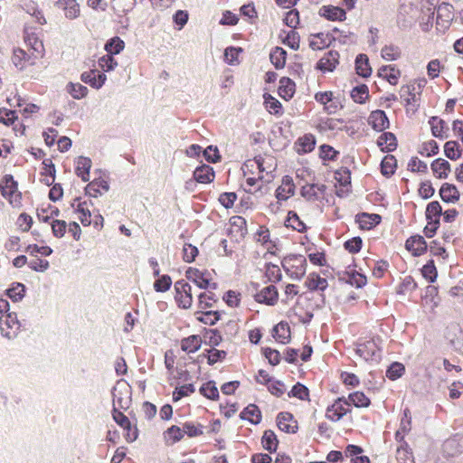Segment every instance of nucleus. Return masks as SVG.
<instances>
[{
    "instance_id": "1",
    "label": "nucleus",
    "mask_w": 463,
    "mask_h": 463,
    "mask_svg": "<svg viewBox=\"0 0 463 463\" xmlns=\"http://www.w3.org/2000/svg\"><path fill=\"white\" fill-rule=\"evenodd\" d=\"M282 268L286 273L296 280H300L307 271V260L301 254H290L281 261Z\"/></svg>"
},
{
    "instance_id": "2",
    "label": "nucleus",
    "mask_w": 463,
    "mask_h": 463,
    "mask_svg": "<svg viewBox=\"0 0 463 463\" xmlns=\"http://www.w3.org/2000/svg\"><path fill=\"white\" fill-rule=\"evenodd\" d=\"M22 327L15 312H9L0 317V332L3 337L14 339Z\"/></svg>"
},
{
    "instance_id": "3",
    "label": "nucleus",
    "mask_w": 463,
    "mask_h": 463,
    "mask_svg": "<svg viewBox=\"0 0 463 463\" xmlns=\"http://www.w3.org/2000/svg\"><path fill=\"white\" fill-rule=\"evenodd\" d=\"M175 300L178 307L188 309L192 307L193 295L192 287L184 279H179L175 283Z\"/></svg>"
},
{
    "instance_id": "4",
    "label": "nucleus",
    "mask_w": 463,
    "mask_h": 463,
    "mask_svg": "<svg viewBox=\"0 0 463 463\" xmlns=\"http://www.w3.org/2000/svg\"><path fill=\"white\" fill-rule=\"evenodd\" d=\"M355 354L366 362L377 361L381 357V350L374 339L357 342L355 345Z\"/></svg>"
},
{
    "instance_id": "5",
    "label": "nucleus",
    "mask_w": 463,
    "mask_h": 463,
    "mask_svg": "<svg viewBox=\"0 0 463 463\" xmlns=\"http://www.w3.org/2000/svg\"><path fill=\"white\" fill-rule=\"evenodd\" d=\"M113 408L128 410L131 402V388L128 385L114 387L112 390Z\"/></svg>"
},
{
    "instance_id": "6",
    "label": "nucleus",
    "mask_w": 463,
    "mask_h": 463,
    "mask_svg": "<svg viewBox=\"0 0 463 463\" xmlns=\"http://www.w3.org/2000/svg\"><path fill=\"white\" fill-rule=\"evenodd\" d=\"M350 402L345 398H337L335 402L327 407L326 418L332 421H338L349 411Z\"/></svg>"
},
{
    "instance_id": "7",
    "label": "nucleus",
    "mask_w": 463,
    "mask_h": 463,
    "mask_svg": "<svg viewBox=\"0 0 463 463\" xmlns=\"http://www.w3.org/2000/svg\"><path fill=\"white\" fill-rule=\"evenodd\" d=\"M339 63V53L336 51H329L317 61L316 69L323 72H332Z\"/></svg>"
},
{
    "instance_id": "8",
    "label": "nucleus",
    "mask_w": 463,
    "mask_h": 463,
    "mask_svg": "<svg viewBox=\"0 0 463 463\" xmlns=\"http://www.w3.org/2000/svg\"><path fill=\"white\" fill-rule=\"evenodd\" d=\"M368 123L372 128L377 132L384 131L390 127L389 118L386 113L381 109H376L371 112Z\"/></svg>"
},
{
    "instance_id": "9",
    "label": "nucleus",
    "mask_w": 463,
    "mask_h": 463,
    "mask_svg": "<svg viewBox=\"0 0 463 463\" xmlns=\"http://www.w3.org/2000/svg\"><path fill=\"white\" fill-rule=\"evenodd\" d=\"M80 80L84 83L89 84L91 88L99 90L105 84L107 76L98 70H90L89 71L82 72Z\"/></svg>"
},
{
    "instance_id": "10",
    "label": "nucleus",
    "mask_w": 463,
    "mask_h": 463,
    "mask_svg": "<svg viewBox=\"0 0 463 463\" xmlns=\"http://www.w3.org/2000/svg\"><path fill=\"white\" fill-rule=\"evenodd\" d=\"M278 428L286 433H296L298 430V423L294 420V417L290 412L282 411L277 416Z\"/></svg>"
},
{
    "instance_id": "11",
    "label": "nucleus",
    "mask_w": 463,
    "mask_h": 463,
    "mask_svg": "<svg viewBox=\"0 0 463 463\" xmlns=\"http://www.w3.org/2000/svg\"><path fill=\"white\" fill-rule=\"evenodd\" d=\"M279 298L277 288L273 285L263 288L255 295V300L268 306H274Z\"/></svg>"
},
{
    "instance_id": "12",
    "label": "nucleus",
    "mask_w": 463,
    "mask_h": 463,
    "mask_svg": "<svg viewBox=\"0 0 463 463\" xmlns=\"http://www.w3.org/2000/svg\"><path fill=\"white\" fill-rule=\"evenodd\" d=\"M207 272H203L197 269L189 268L185 271V277L188 280L195 284L199 288L207 289L210 285V279L206 276Z\"/></svg>"
},
{
    "instance_id": "13",
    "label": "nucleus",
    "mask_w": 463,
    "mask_h": 463,
    "mask_svg": "<svg viewBox=\"0 0 463 463\" xmlns=\"http://www.w3.org/2000/svg\"><path fill=\"white\" fill-rule=\"evenodd\" d=\"M405 248L412 252L413 256H420L427 250V242L420 235H413L405 241Z\"/></svg>"
},
{
    "instance_id": "14",
    "label": "nucleus",
    "mask_w": 463,
    "mask_h": 463,
    "mask_svg": "<svg viewBox=\"0 0 463 463\" xmlns=\"http://www.w3.org/2000/svg\"><path fill=\"white\" fill-rule=\"evenodd\" d=\"M109 190V183L102 178H95L93 181L90 182L85 187V194L90 197L97 198L102 194L103 192H108Z\"/></svg>"
},
{
    "instance_id": "15",
    "label": "nucleus",
    "mask_w": 463,
    "mask_h": 463,
    "mask_svg": "<svg viewBox=\"0 0 463 463\" xmlns=\"http://www.w3.org/2000/svg\"><path fill=\"white\" fill-rule=\"evenodd\" d=\"M295 194V184L292 177L285 175L282 178V184L276 190V197L279 201H286L289 196Z\"/></svg>"
},
{
    "instance_id": "16",
    "label": "nucleus",
    "mask_w": 463,
    "mask_h": 463,
    "mask_svg": "<svg viewBox=\"0 0 463 463\" xmlns=\"http://www.w3.org/2000/svg\"><path fill=\"white\" fill-rule=\"evenodd\" d=\"M356 222L363 230H371L378 225L382 217L376 213H361L355 216Z\"/></svg>"
},
{
    "instance_id": "17",
    "label": "nucleus",
    "mask_w": 463,
    "mask_h": 463,
    "mask_svg": "<svg viewBox=\"0 0 463 463\" xmlns=\"http://www.w3.org/2000/svg\"><path fill=\"white\" fill-rule=\"evenodd\" d=\"M319 14L329 21H344L346 18L345 11L334 5H323L319 10Z\"/></svg>"
},
{
    "instance_id": "18",
    "label": "nucleus",
    "mask_w": 463,
    "mask_h": 463,
    "mask_svg": "<svg viewBox=\"0 0 463 463\" xmlns=\"http://www.w3.org/2000/svg\"><path fill=\"white\" fill-rule=\"evenodd\" d=\"M240 418L253 425H258L260 423L262 416L260 408L256 404L250 403L241 411Z\"/></svg>"
},
{
    "instance_id": "19",
    "label": "nucleus",
    "mask_w": 463,
    "mask_h": 463,
    "mask_svg": "<svg viewBox=\"0 0 463 463\" xmlns=\"http://www.w3.org/2000/svg\"><path fill=\"white\" fill-rule=\"evenodd\" d=\"M213 168L208 165L197 166L194 171V178L201 184H210L214 179Z\"/></svg>"
},
{
    "instance_id": "20",
    "label": "nucleus",
    "mask_w": 463,
    "mask_h": 463,
    "mask_svg": "<svg viewBox=\"0 0 463 463\" xmlns=\"http://www.w3.org/2000/svg\"><path fill=\"white\" fill-rule=\"evenodd\" d=\"M91 168V160L86 156H79L76 159L75 174L83 181L90 179V170Z\"/></svg>"
},
{
    "instance_id": "21",
    "label": "nucleus",
    "mask_w": 463,
    "mask_h": 463,
    "mask_svg": "<svg viewBox=\"0 0 463 463\" xmlns=\"http://www.w3.org/2000/svg\"><path fill=\"white\" fill-rule=\"evenodd\" d=\"M377 145L383 152H392L397 147L396 137L392 132H383L378 137Z\"/></svg>"
},
{
    "instance_id": "22",
    "label": "nucleus",
    "mask_w": 463,
    "mask_h": 463,
    "mask_svg": "<svg viewBox=\"0 0 463 463\" xmlns=\"http://www.w3.org/2000/svg\"><path fill=\"white\" fill-rule=\"evenodd\" d=\"M272 336L280 344H287L290 340V328L287 322L281 321L272 329Z\"/></svg>"
},
{
    "instance_id": "23",
    "label": "nucleus",
    "mask_w": 463,
    "mask_h": 463,
    "mask_svg": "<svg viewBox=\"0 0 463 463\" xmlns=\"http://www.w3.org/2000/svg\"><path fill=\"white\" fill-rule=\"evenodd\" d=\"M2 195L5 198H9L10 203H13V196H20L17 194V183L14 180V177L10 175H6L4 177V184L0 185Z\"/></svg>"
},
{
    "instance_id": "24",
    "label": "nucleus",
    "mask_w": 463,
    "mask_h": 463,
    "mask_svg": "<svg viewBox=\"0 0 463 463\" xmlns=\"http://www.w3.org/2000/svg\"><path fill=\"white\" fill-rule=\"evenodd\" d=\"M295 89L296 84L291 79L288 77H282L279 80L278 93L285 100H289L293 97Z\"/></svg>"
},
{
    "instance_id": "25",
    "label": "nucleus",
    "mask_w": 463,
    "mask_h": 463,
    "mask_svg": "<svg viewBox=\"0 0 463 463\" xmlns=\"http://www.w3.org/2000/svg\"><path fill=\"white\" fill-rule=\"evenodd\" d=\"M430 167L434 175L439 179L447 178L450 172V164L443 158L435 159L431 163Z\"/></svg>"
},
{
    "instance_id": "26",
    "label": "nucleus",
    "mask_w": 463,
    "mask_h": 463,
    "mask_svg": "<svg viewBox=\"0 0 463 463\" xmlns=\"http://www.w3.org/2000/svg\"><path fill=\"white\" fill-rule=\"evenodd\" d=\"M439 195L445 203H455L459 199V192L454 184L445 183L439 189Z\"/></svg>"
},
{
    "instance_id": "27",
    "label": "nucleus",
    "mask_w": 463,
    "mask_h": 463,
    "mask_svg": "<svg viewBox=\"0 0 463 463\" xmlns=\"http://www.w3.org/2000/svg\"><path fill=\"white\" fill-rule=\"evenodd\" d=\"M355 71L356 73L363 78H367L372 74V68L366 54L360 53L356 56Z\"/></svg>"
},
{
    "instance_id": "28",
    "label": "nucleus",
    "mask_w": 463,
    "mask_h": 463,
    "mask_svg": "<svg viewBox=\"0 0 463 463\" xmlns=\"http://www.w3.org/2000/svg\"><path fill=\"white\" fill-rule=\"evenodd\" d=\"M87 202H80V198L77 197L73 200L71 207L76 208V212L80 213V221L84 226H89L91 223V213L90 211L86 207Z\"/></svg>"
},
{
    "instance_id": "29",
    "label": "nucleus",
    "mask_w": 463,
    "mask_h": 463,
    "mask_svg": "<svg viewBox=\"0 0 463 463\" xmlns=\"http://www.w3.org/2000/svg\"><path fill=\"white\" fill-rule=\"evenodd\" d=\"M286 59L287 52L281 47H275L269 53V60L277 70L285 67Z\"/></svg>"
},
{
    "instance_id": "30",
    "label": "nucleus",
    "mask_w": 463,
    "mask_h": 463,
    "mask_svg": "<svg viewBox=\"0 0 463 463\" xmlns=\"http://www.w3.org/2000/svg\"><path fill=\"white\" fill-rule=\"evenodd\" d=\"M397 167V160L394 156L387 155L381 162V173L385 177H391Z\"/></svg>"
},
{
    "instance_id": "31",
    "label": "nucleus",
    "mask_w": 463,
    "mask_h": 463,
    "mask_svg": "<svg viewBox=\"0 0 463 463\" xmlns=\"http://www.w3.org/2000/svg\"><path fill=\"white\" fill-rule=\"evenodd\" d=\"M261 444L264 449L268 450L269 453H273L277 450L279 440L273 430H267L264 431L261 439Z\"/></svg>"
},
{
    "instance_id": "32",
    "label": "nucleus",
    "mask_w": 463,
    "mask_h": 463,
    "mask_svg": "<svg viewBox=\"0 0 463 463\" xmlns=\"http://www.w3.org/2000/svg\"><path fill=\"white\" fill-rule=\"evenodd\" d=\"M125 48L124 41L118 37L114 36L107 41L105 43L104 49L107 52V54L109 55H117L120 53Z\"/></svg>"
},
{
    "instance_id": "33",
    "label": "nucleus",
    "mask_w": 463,
    "mask_h": 463,
    "mask_svg": "<svg viewBox=\"0 0 463 463\" xmlns=\"http://www.w3.org/2000/svg\"><path fill=\"white\" fill-rule=\"evenodd\" d=\"M202 339L199 335H193L184 338L181 342V348L186 353H194L200 349Z\"/></svg>"
},
{
    "instance_id": "34",
    "label": "nucleus",
    "mask_w": 463,
    "mask_h": 463,
    "mask_svg": "<svg viewBox=\"0 0 463 463\" xmlns=\"http://www.w3.org/2000/svg\"><path fill=\"white\" fill-rule=\"evenodd\" d=\"M298 145L299 146L298 148V154L309 153L315 148L316 138L312 134H306L298 138Z\"/></svg>"
},
{
    "instance_id": "35",
    "label": "nucleus",
    "mask_w": 463,
    "mask_h": 463,
    "mask_svg": "<svg viewBox=\"0 0 463 463\" xmlns=\"http://www.w3.org/2000/svg\"><path fill=\"white\" fill-rule=\"evenodd\" d=\"M390 71L384 76V79L392 85H396L401 76V71L395 65H383L378 70V76H383V71Z\"/></svg>"
},
{
    "instance_id": "36",
    "label": "nucleus",
    "mask_w": 463,
    "mask_h": 463,
    "mask_svg": "<svg viewBox=\"0 0 463 463\" xmlns=\"http://www.w3.org/2000/svg\"><path fill=\"white\" fill-rule=\"evenodd\" d=\"M63 6L65 16L69 19H75L80 14V5L76 0H60L58 2Z\"/></svg>"
},
{
    "instance_id": "37",
    "label": "nucleus",
    "mask_w": 463,
    "mask_h": 463,
    "mask_svg": "<svg viewBox=\"0 0 463 463\" xmlns=\"http://www.w3.org/2000/svg\"><path fill=\"white\" fill-rule=\"evenodd\" d=\"M287 227H291L293 230L303 232L307 230L306 224L299 219L298 213L294 211H289L287 220L285 221Z\"/></svg>"
},
{
    "instance_id": "38",
    "label": "nucleus",
    "mask_w": 463,
    "mask_h": 463,
    "mask_svg": "<svg viewBox=\"0 0 463 463\" xmlns=\"http://www.w3.org/2000/svg\"><path fill=\"white\" fill-rule=\"evenodd\" d=\"M5 292L14 302H18L24 297L25 286L20 282H14Z\"/></svg>"
},
{
    "instance_id": "39",
    "label": "nucleus",
    "mask_w": 463,
    "mask_h": 463,
    "mask_svg": "<svg viewBox=\"0 0 463 463\" xmlns=\"http://www.w3.org/2000/svg\"><path fill=\"white\" fill-rule=\"evenodd\" d=\"M429 124L431 128V133L435 137L440 139L447 137V136L443 135L444 128H448L446 122L443 119L439 118L438 117H431L429 120Z\"/></svg>"
},
{
    "instance_id": "40",
    "label": "nucleus",
    "mask_w": 463,
    "mask_h": 463,
    "mask_svg": "<svg viewBox=\"0 0 463 463\" xmlns=\"http://www.w3.org/2000/svg\"><path fill=\"white\" fill-rule=\"evenodd\" d=\"M60 213V210L51 204L46 208L37 209V218L43 222H49L52 218L58 217Z\"/></svg>"
},
{
    "instance_id": "41",
    "label": "nucleus",
    "mask_w": 463,
    "mask_h": 463,
    "mask_svg": "<svg viewBox=\"0 0 463 463\" xmlns=\"http://www.w3.org/2000/svg\"><path fill=\"white\" fill-rule=\"evenodd\" d=\"M67 92L75 99H80L88 95L89 90L80 83L69 82L66 86Z\"/></svg>"
},
{
    "instance_id": "42",
    "label": "nucleus",
    "mask_w": 463,
    "mask_h": 463,
    "mask_svg": "<svg viewBox=\"0 0 463 463\" xmlns=\"http://www.w3.org/2000/svg\"><path fill=\"white\" fill-rule=\"evenodd\" d=\"M442 214V207L438 201L430 202L427 207L425 212V216L427 221H439V218Z\"/></svg>"
},
{
    "instance_id": "43",
    "label": "nucleus",
    "mask_w": 463,
    "mask_h": 463,
    "mask_svg": "<svg viewBox=\"0 0 463 463\" xmlns=\"http://www.w3.org/2000/svg\"><path fill=\"white\" fill-rule=\"evenodd\" d=\"M264 104L269 113L276 116L282 115L283 111L281 103L271 95H264Z\"/></svg>"
},
{
    "instance_id": "44",
    "label": "nucleus",
    "mask_w": 463,
    "mask_h": 463,
    "mask_svg": "<svg viewBox=\"0 0 463 463\" xmlns=\"http://www.w3.org/2000/svg\"><path fill=\"white\" fill-rule=\"evenodd\" d=\"M196 315H200L196 317L198 321L209 326L215 325L221 318V313L219 311H200L197 312Z\"/></svg>"
},
{
    "instance_id": "45",
    "label": "nucleus",
    "mask_w": 463,
    "mask_h": 463,
    "mask_svg": "<svg viewBox=\"0 0 463 463\" xmlns=\"http://www.w3.org/2000/svg\"><path fill=\"white\" fill-rule=\"evenodd\" d=\"M200 393L212 401L219 399V391L214 381H209L200 387Z\"/></svg>"
},
{
    "instance_id": "46",
    "label": "nucleus",
    "mask_w": 463,
    "mask_h": 463,
    "mask_svg": "<svg viewBox=\"0 0 463 463\" xmlns=\"http://www.w3.org/2000/svg\"><path fill=\"white\" fill-rule=\"evenodd\" d=\"M350 404L360 408V407H368L371 403L370 399L362 392H354L349 394L348 399H346Z\"/></svg>"
},
{
    "instance_id": "47",
    "label": "nucleus",
    "mask_w": 463,
    "mask_h": 463,
    "mask_svg": "<svg viewBox=\"0 0 463 463\" xmlns=\"http://www.w3.org/2000/svg\"><path fill=\"white\" fill-rule=\"evenodd\" d=\"M351 97L356 103H364L369 97L368 87L364 84L354 87L351 91Z\"/></svg>"
},
{
    "instance_id": "48",
    "label": "nucleus",
    "mask_w": 463,
    "mask_h": 463,
    "mask_svg": "<svg viewBox=\"0 0 463 463\" xmlns=\"http://www.w3.org/2000/svg\"><path fill=\"white\" fill-rule=\"evenodd\" d=\"M462 150L457 141H448L444 145L445 156L450 160H457L461 156Z\"/></svg>"
},
{
    "instance_id": "49",
    "label": "nucleus",
    "mask_w": 463,
    "mask_h": 463,
    "mask_svg": "<svg viewBox=\"0 0 463 463\" xmlns=\"http://www.w3.org/2000/svg\"><path fill=\"white\" fill-rule=\"evenodd\" d=\"M203 426L200 423L193 421H186L183 424L184 435L186 434L190 438H194L202 435Z\"/></svg>"
},
{
    "instance_id": "50",
    "label": "nucleus",
    "mask_w": 463,
    "mask_h": 463,
    "mask_svg": "<svg viewBox=\"0 0 463 463\" xmlns=\"http://www.w3.org/2000/svg\"><path fill=\"white\" fill-rule=\"evenodd\" d=\"M381 55L386 61H396L401 57V50L393 44L385 45L381 51Z\"/></svg>"
},
{
    "instance_id": "51",
    "label": "nucleus",
    "mask_w": 463,
    "mask_h": 463,
    "mask_svg": "<svg viewBox=\"0 0 463 463\" xmlns=\"http://www.w3.org/2000/svg\"><path fill=\"white\" fill-rule=\"evenodd\" d=\"M421 274L429 282L433 283L438 276V271L433 260H430L421 269Z\"/></svg>"
},
{
    "instance_id": "52",
    "label": "nucleus",
    "mask_w": 463,
    "mask_h": 463,
    "mask_svg": "<svg viewBox=\"0 0 463 463\" xmlns=\"http://www.w3.org/2000/svg\"><path fill=\"white\" fill-rule=\"evenodd\" d=\"M30 60V56L22 49L14 51L12 61L18 70H23L25 63Z\"/></svg>"
},
{
    "instance_id": "53",
    "label": "nucleus",
    "mask_w": 463,
    "mask_h": 463,
    "mask_svg": "<svg viewBox=\"0 0 463 463\" xmlns=\"http://www.w3.org/2000/svg\"><path fill=\"white\" fill-rule=\"evenodd\" d=\"M98 64L103 71L109 72L115 70L118 61L113 55L106 54L99 59Z\"/></svg>"
},
{
    "instance_id": "54",
    "label": "nucleus",
    "mask_w": 463,
    "mask_h": 463,
    "mask_svg": "<svg viewBox=\"0 0 463 463\" xmlns=\"http://www.w3.org/2000/svg\"><path fill=\"white\" fill-rule=\"evenodd\" d=\"M288 395L289 397H296L301 401H306L308 399L309 391L306 385L300 383H297L295 385H293Z\"/></svg>"
},
{
    "instance_id": "55",
    "label": "nucleus",
    "mask_w": 463,
    "mask_h": 463,
    "mask_svg": "<svg viewBox=\"0 0 463 463\" xmlns=\"http://www.w3.org/2000/svg\"><path fill=\"white\" fill-rule=\"evenodd\" d=\"M405 372V367L402 364L399 362L392 363L386 371V376L392 380L395 381L402 376Z\"/></svg>"
},
{
    "instance_id": "56",
    "label": "nucleus",
    "mask_w": 463,
    "mask_h": 463,
    "mask_svg": "<svg viewBox=\"0 0 463 463\" xmlns=\"http://www.w3.org/2000/svg\"><path fill=\"white\" fill-rule=\"evenodd\" d=\"M136 3V0H113L112 6L116 12L126 14L135 7Z\"/></svg>"
},
{
    "instance_id": "57",
    "label": "nucleus",
    "mask_w": 463,
    "mask_h": 463,
    "mask_svg": "<svg viewBox=\"0 0 463 463\" xmlns=\"http://www.w3.org/2000/svg\"><path fill=\"white\" fill-rule=\"evenodd\" d=\"M195 392L194 385L193 383L184 384L180 387H176L173 392V401L178 402L182 398L188 396Z\"/></svg>"
},
{
    "instance_id": "58",
    "label": "nucleus",
    "mask_w": 463,
    "mask_h": 463,
    "mask_svg": "<svg viewBox=\"0 0 463 463\" xmlns=\"http://www.w3.org/2000/svg\"><path fill=\"white\" fill-rule=\"evenodd\" d=\"M198 307L202 309H206L213 307V302H216L217 298L213 292H202L198 295Z\"/></svg>"
},
{
    "instance_id": "59",
    "label": "nucleus",
    "mask_w": 463,
    "mask_h": 463,
    "mask_svg": "<svg viewBox=\"0 0 463 463\" xmlns=\"http://www.w3.org/2000/svg\"><path fill=\"white\" fill-rule=\"evenodd\" d=\"M265 275L268 280L270 282H278L282 278V274L279 266L272 263H268L266 265Z\"/></svg>"
},
{
    "instance_id": "60",
    "label": "nucleus",
    "mask_w": 463,
    "mask_h": 463,
    "mask_svg": "<svg viewBox=\"0 0 463 463\" xmlns=\"http://www.w3.org/2000/svg\"><path fill=\"white\" fill-rule=\"evenodd\" d=\"M172 285V279L169 275L158 276V279L154 283V288L156 292H165Z\"/></svg>"
},
{
    "instance_id": "61",
    "label": "nucleus",
    "mask_w": 463,
    "mask_h": 463,
    "mask_svg": "<svg viewBox=\"0 0 463 463\" xmlns=\"http://www.w3.org/2000/svg\"><path fill=\"white\" fill-rule=\"evenodd\" d=\"M199 250L197 247L192 245L191 243H184L183 247V260L187 263H191L194 261L197 257Z\"/></svg>"
},
{
    "instance_id": "62",
    "label": "nucleus",
    "mask_w": 463,
    "mask_h": 463,
    "mask_svg": "<svg viewBox=\"0 0 463 463\" xmlns=\"http://www.w3.org/2000/svg\"><path fill=\"white\" fill-rule=\"evenodd\" d=\"M203 156L204 159L209 163H217L221 160V155L217 148V146H214L213 145L208 146L203 151Z\"/></svg>"
},
{
    "instance_id": "63",
    "label": "nucleus",
    "mask_w": 463,
    "mask_h": 463,
    "mask_svg": "<svg viewBox=\"0 0 463 463\" xmlns=\"http://www.w3.org/2000/svg\"><path fill=\"white\" fill-rule=\"evenodd\" d=\"M348 279L347 282L351 284L352 286L356 287L357 288H363L366 282V277L358 273L357 271H352L347 273Z\"/></svg>"
},
{
    "instance_id": "64",
    "label": "nucleus",
    "mask_w": 463,
    "mask_h": 463,
    "mask_svg": "<svg viewBox=\"0 0 463 463\" xmlns=\"http://www.w3.org/2000/svg\"><path fill=\"white\" fill-rule=\"evenodd\" d=\"M241 52H242V49L241 47H233V46L227 47L224 50L225 61L231 65L234 64L236 61H238V57H239L240 53H241Z\"/></svg>"
}]
</instances>
